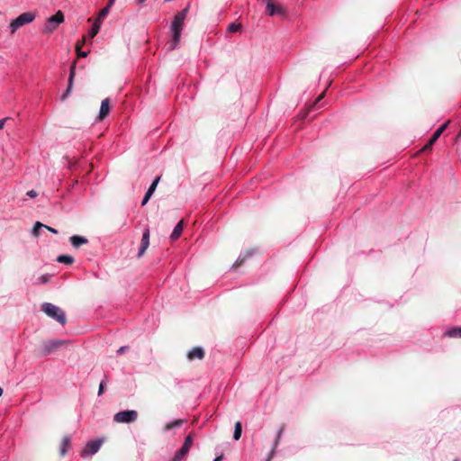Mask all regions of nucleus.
I'll return each mask as SVG.
<instances>
[{
  "instance_id": "1",
  "label": "nucleus",
  "mask_w": 461,
  "mask_h": 461,
  "mask_svg": "<svg viewBox=\"0 0 461 461\" xmlns=\"http://www.w3.org/2000/svg\"><path fill=\"white\" fill-rule=\"evenodd\" d=\"M188 13V7L178 12L171 23L172 39L167 43L168 50H174L180 42L181 32L184 26V22Z\"/></svg>"
},
{
  "instance_id": "2",
  "label": "nucleus",
  "mask_w": 461,
  "mask_h": 461,
  "mask_svg": "<svg viewBox=\"0 0 461 461\" xmlns=\"http://www.w3.org/2000/svg\"><path fill=\"white\" fill-rule=\"evenodd\" d=\"M41 310L50 318L56 320L64 325L67 322L66 314L63 310L50 303H45L41 306Z\"/></svg>"
},
{
  "instance_id": "3",
  "label": "nucleus",
  "mask_w": 461,
  "mask_h": 461,
  "mask_svg": "<svg viewBox=\"0 0 461 461\" xmlns=\"http://www.w3.org/2000/svg\"><path fill=\"white\" fill-rule=\"evenodd\" d=\"M35 14L32 12H26L20 14L17 18L13 20L10 23L9 28L11 33L14 34L19 28L23 27L25 24H28L35 19Z\"/></svg>"
},
{
  "instance_id": "4",
  "label": "nucleus",
  "mask_w": 461,
  "mask_h": 461,
  "mask_svg": "<svg viewBox=\"0 0 461 461\" xmlns=\"http://www.w3.org/2000/svg\"><path fill=\"white\" fill-rule=\"evenodd\" d=\"M66 343L65 340L61 339H51L48 341H43L41 345L38 348L37 351L39 356L45 357L50 355V353L57 350L62 345Z\"/></svg>"
},
{
  "instance_id": "5",
  "label": "nucleus",
  "mask_w": 461,
  "mask_h": 461,
  "mask_svg": "<svg viewBox=\"0 0 461 461\" xmlns=\"http://www.w3.org/2000/svg\"><path fill=\"white\" fill-rule=\"evenodd\" d=\"M64 14L61 11H58L54 15L48 18L43 28V32L50 34L53 32L59 24L64 22Z\"/></svg>"
},
{
  "instance_id": "6",
  "label": "nucleus",
  "mask_w": 461,
  "mask_h": 461,
  "mask_svg": "<svg viewBox=\"0 0 461 461\" xmlns=\"http://www.w3.org/2000/svg\"><path fill=\"white\" fill-rule=\"evenodd\" d=\"M138 419V412L134 410L122 411L113 416V420L118 423H131Z\"/></svg>"
},
{
  "instance_id": "7",
  "label": "nucleus",
  "mask_w": 461,
  "mask_h": 461,
  "mask_svg": "<svg viewBox=\"0 0 461 461\" xmlns=\"http://www.w3.org/2000/svg\"><path fill=\"white\" fill-rule=\"evenodd\" d=\"M449 122H445L442 124L431 136V138L428 140V142L424 145V147L420 150V152H427L431 150L433 145L438 140V139L440 137V135L444 132V131L447 129Z\"/></svg>"
},
{
  "instance_id": "8",
  "label": "nucleus",
  "mask_w": 461,
  "mask_h": 461,
  "mask_svg": "<svg viewBox=\"0 0 461 461\" xmlns=\"http://www.w3.org/2000/svg\"><path fill=\"white\" fill-rule=\"evenodd\" d=\"M102 444H103L102 439L92 440V441L87 442L86 445L85 446L84 449L81 452V456H86L95 454L96 452H98Z\"/></svg>"
},
{
  "instance_id": "9",
  "label": "nucleus",
  "mask_w": 461,
  "mask_h": 461,
  "mask_svg": "<svg viewBox=\"0 0 461 461\" xmlns=\"http://www.w3.org/2000/svg\"><path fill=\"white\" fill-rule=\"evenodd\" d=\"M267 14L270 16L276 14H284L285 10L280 5H275L273 0H266Z\"/></svg>"
},
{
  "instance_id": "10",
  "label": "nucleus",
  "mask_w": 461,
  "mask_h": 461,
  "mask_svg": "<svg viewBox=\"0 0 461 461\" xmlns=\"http://www.w3.org/2000/svg\"><path fill=\"white\" fill-rule=\"evenodd\" d=\"M75 70H76V61L73 62V64L70 67L68 87H67V90L65 91V93L61 96L62 101H64L70 95V93L72 91L74 77H75V74H76Z\"/></svg>"
},
{
  "instance_id": "11",
  "label": "nucleus",
  "mask_w": 461,
  "mask_h": 461,
  "mask_svg": "<svg viewBox=\"0 0 461 461\" xmlns=\"http://www.w3.org/2000/svg\"><path fill=\"white\" fill-rule=\"evenodd\" d=\"M149 230L147 228L142 234L141 242H140V249L138 252V258H141L144 255V253L147 250V249L149 248Z\"/></svg>"
},
{
  "instance_id": "12",
  "label": "nucleus",
  "mask_w": 461,
  "mask_h": 461,
  "mask_svg": "<svg viewBox=\"0 0 461 461\" xmlns=\"http://www.w3.org/2000/svg\"><path fill=\"white\" fill-rule=\"evenodd\" d=\"M204 355H205V352L203 348L194 347L188 352L187 358L190 361H194L196 359L202 360V359H203Z\"/></svg>"
},
{
  "instance_id": "13",
  "label": "nucleus",
  "mask_w": 461,
  "mask_h": 461,
  "mask_svg": "<svg viewBox=\"0 0 461 461\" xmlns=\"http://www.w3.org/2000/svg\"><path fill=\"white\" fill-rule=\"evenodd\" d=\"M110 113V99L105 98L101 103L98 119L103 121Z\"/></svg>"
},
{
  "instance_id": "14",
  "label": "nucleus",
  "mask_w": 461,
  "mask_h": 461,
  "mask_svg": "<svg viewBox=\"0 0 461 461\" xmlns=\"http://www.w3.org/2000/svg\"><path fill=\"white\" fill-rule=\"evenodd\" d=\"M70 242L74 248H79L82 245L88 243V240L85 237L73 235L70 237Z\"/></svg>"
},
{
  "instance_id": "15",
  "label": "nucleus",
  "mask_w": 461,
  "mask_h": 461,
  "mask_svg": "<svg viewBox=\"0 0 461 461\" xmlns=\"http://www.w3.org/2000/svg\"><path fill=\"white\" fill-rule=\"evenodd\" d=\"M70 447V438L68 436H65L60 443V456H64Z\"/></svg>"
},
{
  "instance_id": "16",
  "label": "nucleus",
  "mask_w": 461,
  "mask_h": 461,
  "mask_svg": "<svg viewBox=\"0 0 461 461\" xmlns=\"http://www.w3.org/2000/svg\"><path fill=\"white\" fill-rule=\"evenodd\" d=\"M183 228H184V223H183V221H180L174 228V230L170 236L171 240H177L181 234H182V231H183Z\"/></svg>"
},
{
  "instance_id": "17",
  "label": "nucleus",
  "mask_w": 461,
  "mask_h": 461,
  "mask_svg": "<svg viewBox=\"0 0 461 461\" xmlns=\"http://www.w3.org/2000/svg\"><path fill=\"white\" fill-rule=\"evenodd\" d=\"M448 338H461V327H453L444 333Z\"/></svg>"
},
{
  "instance_id": "18",
  "label": "nucleus",
  "mask_w": 461,
  "mask_h": 461,
  "mask_svg": "<svg viewBox=\"0 0 461 461\" xmlns=\"http://www.w3.org/2000/svg\"><path fill=\"white\" fill-rule=\"evenodd\" d=\"M188 451V448L182 446L181 448L176 452L172 461L182 460L187 455Z\"/></svg>"
},
{
  "instance_id": "19",
  "label": "nucleus",
  "mask_w": 461,
  "mask_h": 461,
  "mask_svg": "<svg viewBox=\"0 0 461 461\" xmlns=\"http://www.w3.org/2000/svg\"><path fill=\"white\" fill-rule=\"evenodd\" d=\"M186 420H182V419H179V420H176L175 421H172V422H168L165 425V430H170L174 428H178L180 426H182Z\"/></svg>"
},
{
  "instance_id": "20",
  "label": "nucleus",
  "mask_w": 461,
  "mask_h": 461,
  "mask_svg": "<svg viewBox=\"0 0 461 461\" xmlns=\"http://www.w3.org/2000/svg\"><path fill=\"white\" fill-rule=\"evenodd\" d=\"M57 261L67 265H71L74 262V258L69 255H60L58 257Z\"/></svg>"
},
{
  "instance_id": "21",
  "label": "nucleus",
  "mask_w": 461,
  "mask_h": 461,
  "mask_svg": "<svg viewBox=\"0 0 461 461\" xmlns=\"http://www.w3.org/2000/svg\"><path fill=\"white\" fill-rule=\"evenodd\" d=\"M241 433H242V425H241L240 421H237L235 423V427H234L233 438L235 440H239L241 437Z\"/></svg>"
},
{
  "instance_id": "22",
  "label": "nucleus",
  "mask_w": 461,
  "mask_h": 461,
  "mask_svg": "<svg viewBox=\"0 0 461 461\" xmlns=\"http://www.w3.org/2000/svg\"><path fill=\"white\" fill-rule=\"evenodd\" d=\"M110 8H111V6H109V5H108V4H107V5H106V6H105V7H104V8L100 11V13H99V14H98V17H97V19H96V21H95V22H98V23H101V21H102L103 19H104V18L106 17V15L108 14V13H109V11H110Z\"/></svg>"
},
{
  "instance_id": "23",
  "label": "nucleus",
  "mask_w": 461,
  "mask_h": 461,
  "mask_svg": "<svg viewBox=\"0 0 461 461\" xmlns=\"http://www.w3.org/2000/svg\"><path fill=\"white\" fill-rule=\"evenodd\" d=\"M99 30H100V23H98V22H95L93 27L91 28V30L88 32V37L90 39H93L98 33Z\"/></svg>"
},
{
  "instance_id": "24",
  "label": "nucleus",
  "mask_w": 461,
  "mask_h": 461,
  "mask_svg": "<svg viewBox=\"0 0 461 461\" xmlns=\"http://www.w3.org/2000/svg\"><path fill=\"white\" fill-rule=\"evenodd\" d=\"M283 431H284V426L281 427V429H279V431L277 433V436L276 438V440H275V443H274V447H273V448L271 450L270 456H269L268 460L273 456L275 449H276V447H277V445L279 443V440H280V438H281V435H282Z\"/></svg>"
},
{
  "instance_id": "25",
  "label": "nucleus",
  "mask_w": 461,
  "mask_h": 461,
  "mask_svg": "<svg viewBox=\"0 0 461 461\" xmlns=\"http://www.w3.org/2000/svg\"><path fill=\"white\" fill-rule=\"evenodd\" d=\"M41 228H44V224L40 222V221H37L34 224L33 228H32V235L35 236V237H38L39 236V230Z\"/></svg>"
},
{
  "instance_id": "26",
  "label": "nucleus",
  "mask_w": 461,
  "mask_h": 461,
  "mask_svg": "<svg viewBox=\"0 0 461 461\" xmlns=\"http://www.w3.org/2000/svg\"><path fill=\"white\" fill-rule=\"evenodd\" d=\"M192 445H193V435H192V434H189V435H187V436L185 437V442H184V444H183V447H186V448L190 449V448H191V447H192Z\"/></svg>"
},
{
  "instance_id": "27",
  "label": "nucleus",
  "mask_w": 461,
  "mask_h": 461,
  "mask_svg": "<svg viewBox=\"0 0 461 461\" xmlns=\"http://www.w3.org/2000/svg\"><path fill=\"white\" fill-rule=\"evenodd\" d=\"M241 30V24L240 23H230L228 27V31L230 32H236Z\"/></svg>"
},
{
  "instance_id": "28",
  "label": "nucleus",
  "mask_w": 461,
  "mask_h": 461,
  "mask_svg": "<svg viewBox=\"0 0 461 461\" xmlns=\"http://www.w3.org/2000/svg\"><path fill=\"white\" fill-rule=\"evenodd\" d=\"M250 255H251V253L248 252L246 257L238 258L237 261L233 264V267L237 268V267H240L243 264V262L245 261L246 258L249 257Z\"/></svg>"
},
{
  "instance_id": "29",
  "label": "nucleus",
  "mask_w": 461,
  "mask_h": 461,
  "mask_svg": "<svg viewBox=\"0 0 461 461\" xmlns=\"http://www.w3.org/2000/svg\"><path fill=\"white\" fill-rule=\"evenodd\" d=\"M159 180H160V176H157V177L155 178V180L152 182V184L150 185V186L149 187V189H148V190H151V191H152V193H154V192H155V190H156V188H157V185H158V184Z\"/></svg>"
},
{
  "instance_id": "30",
  "label": "nucleus",
  "mask_w": 461,
  "mask_h": 461,
  "mask_svg": "<svg viewBox=\"0 0 461 461\" xmlns=\"http://www.w3.org/2000/svg\"><path fill=\"white\" fill-rule=\"evenodd\" d=\"M85 43H86V37L84 36L81 40L77 41V43H76V50H81Z\"/></svg>"
},
{
  "instance_id": "31",
  "label": "nucleus",
  "mask_w": 461,
  "mask_h": 461,
  "mask_svg": "<svg viewBox=\"0 0 461 461\" xmlns=\"http://www.w3.org/2000/svg\"><path fill=\"white\" fill-rule=\"evenodd\" d=\"M76 51H77V57H79V58H86L89 53V51H82L81 50H76Z\"/></svg>"
},
{
  "instance_id": "32",
  "label": "nucleus",
  "mask_w": 461,
  "mask_h": 461,
  "mask_svg": "<svg viewBox=\"0 0 461 461\" xmlns=\"http://www.w3.org/2000/svg\"><path fill=\"white\" fill-rule=\"evenodd\" d=\"M104 384H105L104 381H102L100 383L99 389H98V395H102L103 394V393L104 391Z\"/></svg>"
},
{
  "instance_id": "33",
  "label": "nucleus",
  "mask_w": 461,
  "mask_h": 461,
  "mask_svg": "<svg viewBox=\"0 0 461 461\" xmlns=\"http://www.w3.org/2000/svg\"><path fill=\"white\" fill-rule=\"evenodd\" d=\"M26 194L31 198H35L38 195V193L34 190H30Z\"/></svg>"
},
{
  "instance_id": "34",
  "label": "nucleus",
  "mask_w": 461,
  "mask_h": 461,
  "mask_svg": "<svg viewBox=\"0 0 461 461\" xmlns=\"http://www.w3.org/2000/svg\"><path fill=\"white\" fill-rule=\"evenodd\" d=\"M11 120L10 117H5L0 120V130H2L7 121Z\"/></svg>"
},
{
  "instance_id": "35",
  "label": "nucleus",
  "mask_w": 461,
  "mask_h": 461,
  "mask_svg": "<svg viewBox=\"0 0 461 461\" xmlns=\"http://www.w3.org/2000/svg\"><path fill=\"white\" fill-rule=\"evenodd\" d=\"M127 349H128V347H127V346H122V347H121V348L117 350V353H118L119 355L123 354Z\"/></svg>"
},
{
  "instance_id": "36",
  "label": "nucleus",
  "mask_w": 461,
  "mask_h": 461,
  "mask_svg": "<svg viewBox=\"0 0 461 461\" xmlns=\"http://www.w3.org/2000/svg\"><path fill=\"white\" fill-rule=\"evenodd\" d=\"M44 228H46L49 231L52 232V233H58V230H55L54 228H51L50 226H47V225H44Z\"/></svg>"
},
{
  "instance_id": "37",
  "label": "nucleus",
  "mask_w": 461,
  "mask_h": 461,
  "mask_svg": "<svg viewBox=\"0 0 461 461\" xmlns=\"http://www.w3.org/2000/svg\"><path fill=\"white\" fill-rule=\"evenodd\" d=\"M152 194H153L152 191H151V190H148V191H147V193H146V194H145V196H146L147 198H149V199H150V197L152 196Z\"/></svg>"
},
{
  "instance_id": "38",
  "label": "nucleus",
  "mask_w": 461,
  "mask_h": 461,
  "mask_svg": "<svg viewBox=\"0 0 461 461\" xmlns=\"http://www.w3.org/2000/svg\"><path fill=\"white\" fill-rule=\"evenodd\" d=\"M149 198H147L146 196H144L142 202H141V205L144 206L148 202H149Z\"/></svg>"
},
{
  "instance_id": "39",
  "label": "nucleus",
  "mask_w": 461,
  "mask_h": 461,
  "mask_svg": "<svg viewBox=\"0 0 461 461\" xmlns=\"http://www.w3.org/2000/svg\"><path fill=\"white\" fill-rule=\"evenodd\" d=\"M324 96V93H322L316 100V103L319 102L321 99H322Z\"/></svg>"
},
{
  "instance_id": "40",
  "label": "nucleus",
  "mask_w": 461,
  "mask_h": 461,
  "mask_svg": "<svg viewBox=\"0 0 461 461\" xmlns=\"http://www.w3.org/2000/svg\"><path fill=\"white\" fill-rule=\"evenodd\" d=\"M222 457V456H219L213 461H221Z\"/></svg>"
},
{
  "instance_id": "41",
  "label": "nucleus",
  "mask_w": 461,
  "mask_h": 461,
  "mask_svg": "<svg viewBox=\"0 0 461 461\" xmlns=\"http://www.w3.org/2000/svg\"><path fill=\"white\" fill-rule=\"evenodd\" d=\"M114 1H115V0H109V1H108V3H107V4H108V5H109V6H112V5H113Z\"/></svg>"
},
{
  "instance_id": "42",
  "label": "nucleus",
  "mask_w": 461,
  "mask_h": 461,
  "mask_svg": "<svg viewBox=\"0 0 461 461\" xmlns=\"http://www.w3.org/2000/svg\"><path fill=\"white\" fill-rule=\"evenodd\" d=\"M41 279H42V283H46L47 282L46 276H41Z\"/></svg>"
},
{
  "instance_id": "43",
  "label": "nucleus",
  "mask_w": 461,
  "mask_h": 461,
  "mask_svg": "<svg viewBox=\"0 0 461 461\" xmlns=\"http://www.w3.org/2000/svg\"><path fill=\"white\" fill-rule=\"evenodd\" d=\"M139 4L144 3L146 0H137Z\"/></svg>"
},
{
  "instance_id": "44",
  "label": "nucleus",
  "mask_w": 461,
  "mask_h": 461,
  "mask_svg": "<svg viewBox=\"0 0 461 461\" xmlns=\"http://www.w3.org/2000/svg\"><path fill=\"white\" fill-rule=\"evenodd\" d=\"M3 394V389L0 387V396Z\"/></svg>"
},
{
  "instance_id": "45",
  "label": "nucleus",
  "mask_w": 461,
  "mask_h": 461,
  "mask_svg": "<svg viewBox=\"0 0 461 461\" xmlns=\"http://www.w3.org/2000/svg\"><path fill=\"white\" fill-rule=\"evenodd\" d=\"M455 461H457V460H455Z\"/></svg>"
}]
</instances>
